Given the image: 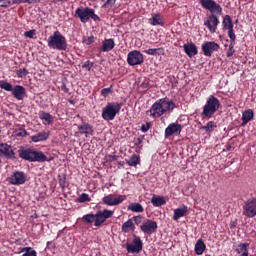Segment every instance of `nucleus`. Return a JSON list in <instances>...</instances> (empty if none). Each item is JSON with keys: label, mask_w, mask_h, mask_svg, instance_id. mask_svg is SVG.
<instances>
[{"label": "nucleus", "mask_w": 256, "mask_h": 256, "mask_svg": "<svg viewBox=\"0 0 256 256\" xmlns=\"http://www.w3.org/2000/svg\"><path fill=\"white\" fill-rule=\"evenodd\" d=\"M175 109V103L173 101H170L167 98H162L156 101L150 109V115L154 119H157L161 117L162 115H165V113L169 111H173Z\"/></svg>", "instance_id": "obj_1"}, {"label": "nucleus", "mask_w": 256, "mask_h": 256, "mask_svg": "<svg viewBox=\"0 0 256 256\" xmlns=\"http://www.w3.org/2000/svg\"><path fill=\"white\" fill-rule=\"evenodd\" d=\"M20 159L30 163H45L47 156L42 151H36L33 148L20 147L18 150Z\"/></svg>", "instance_id": "obj_2"}, {"label": "nucleus", "mask_w": 256, "mask_h": 256, "mask_svg": "<svg viewBox=\"0 0 256 256\" xmlns=\"http://www.w3.org/2000/svg\"><path fill=\"white\" fill-rule=\"evenodd\" d=\"M219 107H221V102L214 95H210L206 101V104L203 107V111L201 115L206 119H211L217 111H219Z\"/></svg>", "instance_id": "obj_3"}, {"label": "nucleus", "mask_w": 256, "mask_h": 256, "mask_svg": "<svg viewBox=\"0 0 256 256\" xmlns=\"http://www.w3.org/2000/svg\"><path fill=\"white\" fill-rule=\"evenodd\" d=\"M48 47L50 49H57L58 51H67V39L61 32L55 31L48 38Z\"/></svg>", "instance_id": "obj_4"}, {"label": "nucleus", "mask_w": 256, "mask_h": 256, "mask_svg": "<svg viewBox=\"0 0 256 256\" xmlns=\"http://www.w3.org/2000/svg\"><path fill=\"white\" fill-rule=\"evenodd\" d=\"M121 103L110 102L102 109V118L104 121H113L119 111H121Z\"/></svg>", "instance_id": "obj_5"}, {"label": "nucleus", "mask_w": 256, "mask_h": 256, "mask_svg": "<svg viewBox=\"0 0 256 256\" xmlns=\"http://www.w3.org/2000/svg\"><path fill=\"white\" fill-rule=\"evenodd\" d=\"M75 17H79L81 23H87L90 19H93V21H101V18L95 14V10L89 7L77 8Z\"/></svg>", "instance_id": "obj_6"}, {"label": "nucleus", "mask_w": 256, "mask_h": 256, "mask_svg": "<svg viewBox=\"0 0 256 256\" xmlns=\"http://www.w3.org/2000/svg\"><path fill=\"white\" fill-rule=\"evenodd\" d=\"M200 3L204 9L210 11L211 15H221L223 8L217 2L213 0H200Z\"/></svg>", "instance_id": "obj_7"}, {"label": "nucleus", "mask_w": 256, "mask_h": 256, "mask_svg": "<svg viewBox=\"0 0 256 256\" xmlns=\"http://www.w3.org/2000/svg\"><path fill=\"white\" fill-rule=\"evenodd\" d=\"M242 209L245 217H248L249 219L256 217V198L246 200Z\"/></svg>", "instance_id": "obj_8"}, {"label": "nucleus", "mask_w": 256, "mask_h": 256, "mask_svg": "<svg viewBox=\"0 0 256 256\" xmlns=\"http://www.w3.org/2000/svg\"><path fill=\"white\" fill-rule=\"evenodd\" d=\"M144 61L145 58H143V54L138 50L130 51L127 55V63L131 67H135V65H142Z\"/></svg>", "instance_id": "obj_9"}, {"label": "nucleus", "mask_w": 256, "mask_h": 256, "mask_svg": "<svg viewBox=\"0 0 256 256\" xmlns=\"http://www.w3.org/2000/svg\"><path fill=\"white\" fill-rule=\"evenodd\" d=\"M126 199L123 195H114L110 194L107 196H104L102 199V203L104 205H107L108 207H115L117 205H121V202Z\"/></svg>", "instance_id": "obj_10"}, {"label": "nucleus", "mask_w": 256, "mask_h": 256, "mask_svg": "<svg viewBox=\"0 0 256 256\" xmlns=\"http://www.w3.org/2000/svg\"><path fill=\"white\" fill-rule=\"evenodd\" d=\"M133 242L126 244V251L128 253H141L143 251V241L137 235L133 236Z\"/></svg>", "instance_id": "obj_11"}, {"label": "nucleus", "mask_w": 256, "mask_h": 256, "mask_svg": "<svg viewBox=\"0 0 256 256\" xmlns=\"http://www.w3.org/2000/svg\"><path fill=\"white\" fill-rule=\"evenodd\" d=\"M114 213V211L108 209H105L103 211L99 210L98 212H96V222L94 226L101 227V225L105 223L107 219H111V217H113Z\"/></svg>", "instance_id": "obj_12"}, {"label": "nucleus", "mask_w": 256, "mask_h": 256, "mask_svg": "<svg viewBox=\"0 0 256 256\" xmlns=\"http://www.w3.org/2000/svg\"><path fill=\"white\" fill-rule=\"evenodd\" d=\"M220 46L216 42L207 41L202 44V51L205 57H211L215 51H219Z\"/></svg>", "instance_id": "obj_13"}, {"label": "nucleus", "mask_w": 256, "mask_h": 256, "mask_svg": "<svg viewBox=\"0 0 256 256\" xmlns=\"http://www.w3.org/2000/svg\"><path fill=\"white\" fill-rule=\"evenodd\" d=\"M26 181H27V175H25V173L22 171H15L9 177V183L11 185H24Z\"/></svg>", "instance_id": "obj_14"}, {"label": "nucleus", "mask_w": 256, "mask_h": 256, "mask_svg": "<svg viewBox=\"0 0 256 256\" xmlns=\"http://www.w3.org/2000/svg\"><path fill=\"white\" fill-rule=\"evenodd\" d=\"M205 27L210 31V33H215L217 31V27L219 25V18L215 14H211L204 21Z\"/></svg>", "instance_id": "obj_15"}, {"label": "nucleus", "mask_w": 256, "mask_h": 256, "mask_svg": "<svg viewBox=\"0 0 256 256\" xmlns=\"http://www.w3.org/2000/svg\"><path fill=\"white\" fill-rule=\"evenodd\" d=\"M183 130V126L179 123H171L165 129V137H171L173 135H181V131Z\"/></svg>", "instance_id": "obj_16"}, {"label": "nucleus", "mask_w": 256, "mask_h": 256, "mask_svg": "<svg viewBox=\"0 0 256 256\" xmlns=\"http://www.w3.org/2000/svg\"><path fill=\"white\" fill-rule=\"evenodd\" d=\"M0 155L1 157H5V159H16L13 147H11V145L8 144H0Z\"/></svg>", "instance_id": "obj_17"}, {"label": "nucleus", "mask_w": 256, "mask_h": 256, "mask_svg": "<svg viewBox=\"0 0 256 256\" xmlns=\"http://www.w3.org/2000/svg\"><path fill=\"white\" fill-rule=\"evenodd\" d=\"M140 229L143 233L151 235V233H155V231H157V222L153 220H146L143 225L140 226Z\"/></svg>", "instance_id": "obj_18"}, {"label": "nucleus", "mask_w": 256, "mask_h": 256, "mask_svg": "<svg viewBox=\"0 0 256 256\" xmlns=\"http://www.w3.org/2000/svg\"><path fill=\"white\" fill-rule=\"evenodd\" d=\"M12 95L17 99L18 101H23V98L26 95L25 87L21 85H16L12 88Z\"/></svg>", "instance_id": "obj_19"}, {"label": "nucleus", "mask_w": 256, "mask_h": 256, "mask_svg": "<svg viewBox=\"0 0 256 256\" xmlns=\"http://www.w3.org/2000/svg\"><path fill=\"white\" fill-rule=\"evenodd\" d=\"M183 49L188 57H195L198 53L197 46L193 43L184 44Z\"/></svg>", "instance_id": "obj_20"}, {"label": "nucleus", "mask_w": 256, "mask_h": 256, "mask_svg": "<svg viewBox=\"0 0 256 256\" xmlns=\"http://www.w3.org/2000/svg\"><path fill=\"white\" fill-rule=\"evenodd\" d=\"M49 139V133L42 131L31 137L33 143H39L41 141H47Z\"/></svg>", "instance_id": "obj_21"}, {"label": "nucleus", "mask_w": 256, "mask_h": 256, "mask_svg": "<svg viewBox=\"0 0 256 256\" xmlns=\"http://www.w3.org/2000/svg\"><path fill=\"white\" fill-rule=\"evenodd\" d=\"M187 211H189V208H187V206H182L180 208L175 209L173 215L174 221L181 219V217H185V213H187Z\"/></svg>", "instance_id": "obj_22"}, {"label": "nucleus", "mask_w": 256, "mask_h": 256, "mask_svg": "<svg viewBox=\"0 0 256 256\" xmlns=\"http://www.w3.org/2000/svg\"><path fill=\"white\" fill-rule=\"evenodd\" d=\"M115 48V41L113 39H106L102 42V51L107 53Z\"/></svg>", "instance_id": "obj_23"}, {"label": "nucleus", "mask_w": 256, "mask_h": 256, "mask_svg": "<svg viewBox=\"0 0 256 256\" xmlns=\"http://www.w3.org/2000/svg\"><path fill=\"white\" fill-rule=\"evenodd\" d=\"M78 129L80 131V133L86 135H93V126H91V124H83V125H80L78 126Z\"/></svg>", "instance_id": "obj_24"}, {"label": "nucleus", "mask_w": 256, "mask_h": 256, "mask_svg": "<svg viewBox=\"0 0 256 256\" xmlns=\"http://www.w3.org/2000/svg\"><path fill=\"white\" fill-rule=\"evenodd\" d=\"M82 221L86 224V225H92L94 223H96L97 221V214H86L82 217Z\"/></svg>", "instance_id": "obj_25"}, {"label": "nucleus", "mask_w": 256, "mask_h": 256, "mask_svg": "<svg viewBox=\"0 0 256 256\" xmlns=\"http://www.w3.org/2000/svg\"><path fill=\"white\" fill-rule=\"evenodd\" d=\"M207 246H205V242L203 240L199 239L197 240L195 244V253L196 255H201L202 253L205 252Z\"/></svg>", "instance_id": "obj_26"}, {"label": "nucleus", "mask_w": 256, "mask_h": 256, "mask_svg": "<svg viewBox=\"0 0 256 256\" xmlns=\"http://www.w3.org/2000/svg\"><path fill=\"white\" fill-rule=\"evenodd\" d=\"M151 203L154 207H161L162 205H165V203L167 202L165 201V198L161 196H153L151 199Z\"/></svg>", "instance_id": "obj_27"}, {"label": "nucleus", "mask_w": 256, "mask_h": 256, "mask_svg": "<svg viewBox=\"0 0 256 256\" xmlns=\"http://www.w3.org/2000/svg\"><path fill=\"white\" fill-rule=\"evenodd\" d=\"M223 29H233V20H231V16L225 15L222 21Z\"/></svg>", "instance_id": "obj_28"}, {"label": "nucleus", "mask_w": 256, "mask_h": 256, "mask_svg": "<svg viewBox=\"0 0 256 256\" xmlns=\"http://www.w3.org/2000/svg\"><path fill=\"white\" fill-rule=\"evenodd\" d=\"M135 231V225L133 224V220L129 219L122 225L123 233H129V231Z\"/></svg>", "instance_id": "obj_29"}, {"label": "nucleus", "mask_w": 256, "mask_h": 256, "mask_svg": "<svg viewBox=\"0 0 256 256\" xmlns=\"http://www.w3.org/2000/svg\"><path fill=\"white\" fill-rule=\"evenodd\" d=\"M39 119H41L42 121H46V123H48V125H51V123H53V116H51V114H49L45 111H41L39 113Z\"/></svg>", "instance_id": "obj_30"}, {"label": "nucleus", "mask_w": 256, "mask_h": 256, "mask_svg": "<svg viewBox=\"0 0 256 256\" xmlns=\"http://www.w3.org/2000/svg\"><path fill=\"white\" fill-rule=\"evenodd\" d=\"M216 127H217V124H215L214 121H209L207 125L201 126L200 129L201 131H206V133H213Z\"/></svg>", "instance_id": "obj_31"}, {"label": "nucleus", "mask_w": 256, "mask_h": 256, "mask_svg": "<svg viewBox=\"0 0 256 256\" xmlns=\"http://www.w3.org/2000/svg\"><path fill=\"white\" fill-rule=\"evenodd\" d=\"M128 211H132L133 213H143V206L139 203H131L128 206Z\"/></svg>", "instance_id": "obj_32"}, {"label": "nucleus", "mask_w": 256, "mask_h": 256, "mask_svg": "<svg viewBox=\"0 0 256 256\" xmlns=\"http://www.w3.org/2000/svg\"><path fill=\"white\" fill-rule=\"evenodd\" d=\"M149 23L153 26L163 25V19L161 18V15L153 14L152 18L149 20Z\"/></svg>", "instance_id": "obj_33"}, {"label": "nucleus", "mask_w": 256, "mask_h": 256, "mask_svg": "<svg viewBox=\"0 0 256 256\" xmlns=\"http://www.w3.org/2000/svg\"><path fill=\"white\" fill-rule=\"evenodd\" d=\"M144 53H146V55H163V53H165V50L163 48H150L144 51Z\"/></svg>", "instance_id": "obj_34"}, {"label": "nucleus", "mask_w": 256, "mask_h": 256, "mask_svg": "<svg viewBox=\"0 0 256 256\" xmlns=\"http://www.w3.org/2000/svg\"><path fill=\"white\" fill-rule=\"evenodd\" d=\"M251 119H253V110H246L245 112H243L242 114V121L244 123V125H246V123H249V121H251Z\"/></svg>", "instance_id": "obj_35"}, {"label": "nucleus", "mask_w": 256, "mask_h": 256, "mask_svg": "<svg viewBox=\"0 0 256 256\" xmlns=\"http://www.w3.org/2000/svg\"><path fill=\"white\" fill-rule=\"evenodd\" d=\"M139 156L137 155H132L130 157V159L127 161V164L130 166V167H137V165H139Z\"/></svg>", "instance_id": "obj_36"}, {"label": "nucleus", "mask_w": 256, "mask_h": 256, "mask_svg": "<svg viewBox=\"0 0 256 256\" xmlns=\"http://www.w3.org/2000/svg\"><path fill=\"white\" fill-rule=\"evenodd\" d=\"M0 89H4V91H13V85H11V83L2 80L0 81Z\"/></svg>", "instance_id": "obj_37"}, {"label": "nucleus", "mask_w": 256, "mask_h": 256, "mask_svg": "<svg viewBox=\"0 0 256 256\" xmlns=\"http://www.w3.org/2000/svg\"><path fill=\"white\" fill-rule=\"evenodd\" d=\"M249 251V244L248 243H242L239 244L238 247L236 248V252L241 254Z\"/></svg>", "instance_id": "obj_38"}, {"label": "nucleus", "mask_w": 256, "mask_h": 256, "mask_svg": "<svg viewBox=\"0 0 256 256\" xmlns=\"http://www.w3.org/2000/svg\"><path fill=\"white\" fill-rule=\"evenodd\" d=\"M14 135L16 137H27V130L23 129V128H19L17 130H15Z\"/></svg>", "instance_id": "obj_39"}, {"label": "nucleus", "mask_w": 256, "mask_h": 256, "mask_svg": "<svg viewBox=\"0 0 256 256\" xmlns=\"http://www.w3.org/2000/svg\"><path fill=\"white\" fill-rule=\"evenodd\" d=\"M91 201V198L89 197V194L83 193L78 198V203H86Z\"/></svg>", "instance_id": "obj_40"}, {"label": "nucleus", "mask_w": 256, "mask_h": 256, "mask_svg": "<svg viewBox=\"0 0 256 256\" xmlns=\"http://www.w3.org/2000/svg\"><path fill=\"white\" fill-rule=\"evenodd\" d=\"M13 5V0H0V7L7 8Z\"/></svg>", "instance_id": "obj_41"}, {"label": "nucleus", "mask_w": 256, "mask_h": 256, "mask_svg": "<svg viewBox=\"0 0 256 256\" xmlns=\"http://www.w3.org/2000/svg\"><path fill=\"white\" fill-rule=\"evenodd\" d=\"M228 37L230 39V43H235V39H236V36H235V32L233 31V28H228Z\"/></svg>", "instance_id": "obj_42"}, {"label": "nucleus", "mask_w": 256, "mask_h": 256, "mask_svg": "<svg viewBox=\"0 0 256 256\" xmlns=\"http://www.w3.org/2000/svg\"><path fill=\"white\" fill-rule=\"evenodd\" d=\"M234 47H235V42H230L229 49L227 51V57H233L235 53V49H233Z\"/></svg>", "instance_id": "obj_43"}, {"label": "nucleus", "mask_w": 256, "mask_h": 256, "mask_svg": "<svg viewBox=\"0 0 256 256\" xmlns=\"http://www.w3.org/2000/svg\"><path fill=\"white\" fill-rule=\"evenodd\" d=\"M27 75H29V71H28L26 68L19 69V70L17 71V76H18V77L23 78V77H27Z\"/></svg>", "instance_id": "obj_44"}, {"label": "nucleus", "mask_w": 256, "mask_h": 256, "mask_svg": "<svg viewBox=\"0 0 256 256\" xmlns=\"http://www.w3.org/2000/svg\"><path fill=\"white\" fill-rule=\"evenodd\" d=\"M94 42H95V37L93 36L83 38V43H85V45H91V43H94Z\"/></svg>", "instance_id": "obj_45"}, {"label": "nucleus", "mask_w": 256, "mask_h": 256, "mask_svg": "<svg viewBox=\"0 0 256 256\" xmlns=\"http://www.w3.org/2000/svg\"><path fill=\"white\" fill-rule=\"evenodd\" d=\"M110 93H113V90L111 89V87H109V88H103V89L101 90V95H102L103 97L109 96Z\"/></svg>", "instance_id": "obj_46"}, {"label": "nucleus", "mask_w": 256, "mask_h": 256, "mask_svg": "<svg viewBox=\"0 0 256 256\" xmlns=\"http://www.w3.org/2000/svg\"><path fill=\"white\" fill-rule=\"evenodd\" d=\"M117 0H107L103 5L102 7L103 8H107V7H112L115 3H116Z\"/></svg>", "instance_id": "obj_47"}, {"label": "nucleus", "mask_w": 256, "mask_h": 256, "mask_svg": "<svg viewBox=\"0 0 256 256\" xmlns=\"http://www.w3.org/2000/svg\"><path fill=\"white\" fill-rule=\"evenodd\" d=\"M24 37H28V39H33V37H35V30L26 31L24 33Z\"/></svg>", "instance_id": "obj_48"}, {"label": "nucleus", "mask_w": 256, "mask_h": 256, "mask_svg": "<svg viewBox=\"0 0 256 256\" xmlns=\"http://www.w3.org/2000/svg\"><path fill=\"white\" fill-rule=\"evenodd\" d=\"M149 129H151V124L150 123L142 124L141 131L143 133H147L149 131Z\"/></svg>", "instance_id": "obj_49"}, {"label": "nucleus", "mask_w": 256, "mask_h": 256, "mask_svg": "<svg viewBox=\"0 0 256 256\" xmlns=\"http://www.w3.org/2000/svg\"><path fill=\"white\" fill-rule=\"evenodd\" d=\"M133 221L136 223V225H141L143 221V216L138 215L133 217Z\"/></svg>", "instance_id": "obj_50"}, {"label": "nucleus", "mask_w": 256, "mask_h": 256, "mask_svg": "<svg viewBox=\"0 0 256 256\" xmlns=\"http://www.w3.org/2000/svg\"><path fill=\"white\" fill-rule=\"evenodd\" d=\"M82 67L83 69H88V71H91V67H93V62L88 60L83 64Z\"/></svg>", "instance_id": "obj_51"}, {"label": "nucleus", "mask_w": 256, "mask_h": 256, "mask_svg": "<svg viewBox=\"0 0 256 256\" xmlns=\"http://www.w3.org/2000/svg\"><path fill=\"white\" fill-rule=\"evenodd\" d=\"M65 183H66L65 177L59 178V185L60 187H62V189L65 188Z\"/></svg>", "instance_id": "obj_52"}, {"label": "nucleus", "mask_w": 256, "mask_h": 256, "mask_svg": "<svg viewBox=\"0 0 256 256\" xmlns=\"http://www.w3.org/2000/svg\"><path fill=\"white\" fill-rule=\"evenodd\" d=\"M29 0H12L13 5H20V3H27Z\"/></svg>", "instance_id": "obj_53"}, {"label": "nucleus", "mask_w": 256, "mask_h": 256, "mask_svg": "<svg viewBox=\"0 0 256 256\" xmlns=\"http://www.w3.org/2000/svg\"><path fill=\"white\" fill-rule=\"evenodd\" d=\"M143 89H149V80H144L141 84Z\"/></svg>", "instance_id": "obj_54"}, {"label": "nucleus", "mask_w": 256, "mask_h": 256, "mask_svg": "<svg viewBox=\"0 0 256 256\" xmlns=\"http://www.w3.org/2000/svg\"><path fill=\"white\" fill-rule=\"evenodd\" d=\"M108 161L113 162V161H117V156H113V155H109L108 156Z\"/></svg>", "instance_id": "obj_55"}, {"label": "nucleus", "mask_w": 256, "mask_h": 256, "mask_svg": "<svg viewBox=\"0 0 256 256\" xmlns=\"http://www.w3.org/2000/svg\"><path fill=\"white\" fill-rule=\"evenodd\" d=\"M141 143H143V138H137L136 139V142H135V145H141Z\"/></svg>", "instance_id": "obj_56"}, {"label": "nucleus", "mask_w": 256, "mask_h": 256, "mask_svg": "<svg viewBox=\"0 0 256 256\" xmlns=\"http://www.w3.org/2000/svg\"><path fill=\"white\" fill-rule=\"evenodd\" d=\"M41 0H28L26 1L27 3L31 4V3H39Z\"/></svg>", "instance_id": "obj_57"}, {"label": "nucleus", "mask_w": 256, "mask_h": 256, "mask_svg": "<svg viewBox=\"0 0 256 256\" xmlns=\"http://www.w3.org/2000/svg\"><path fill=\"white\" fill-rule=\"evenodd\" d=\"M62 90L65 91V93L69 91V89H67V86L65 84L62 85Z\"/></svg>", "instance_id": "obj_58"}, {"label": "nucleus", "mask_w": 256, "mask_h": 256, "mask_svg": "<svg viewBox=\"0 0 256 256\" xmlns=\"http://www.w3.org/2000/svg\"><path fill=\"white\" fill-rule=\"evenodd\" d=\"M241 256H249V250H247L246 252H242Z\"/></svg>", "instance_id": "obj_59"}, {"label": "nucleus", "mask_w": 256, "mask_h": 256, "mask_svg": "<svg viewBox=\"0 0 256 256\" xmlns=\"http://www.w3.org/2000/svg\"><path fill=\"white\" fill-rule=\"evenodd\" d=\"M229 148H231V146H228V148H227V149H229Z\"/></svg>", "instance_id": "obj_60"}, {"label": "nucleus", "mask_w": 256, "mask_h": 256, "mask_svg": "<svg viewBox=\"0 0 256 256\" xmlns=\"http://www.w3.org/2000/svg\"><path fill=\"white\" fill-rule=\"evenodd\" d=\"M229 148H231V146H228V148H227V149H229Z\"/></svg>", "instance_id": "obj_61"}, {"label": "nucleus", "mask_w": 256, "mask_h": 256, "mask_svg": "<svg viewBox=\"0 0 256 256\" xmlns=\"http://www.w3.org/2000/svg\"><path fill=\"white\" fill-rule=\"evenodd\" d=\"M229 148H231V146H228V148H227V149H229Z\"/></svg>", "instance_id": "obj_62"}]
</instances>
